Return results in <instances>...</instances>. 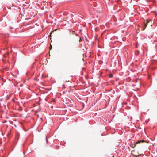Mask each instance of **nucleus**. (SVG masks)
Returning a JSON list of instances; mask_svg holds the SVG:
<instances>
[{"instance_id":"nucleus-3","label":"nucleus","mask_w":157,"mask_h":157,"mask_svg":"<svg viewBox=\"0 0 157 157\" xmlns=\"http://www.w3.org/2000/svg\"><path fill=\"white\" fill-rule=\"evenodd\" d=\"M113 75L112 74H110L109 76V78H111L113 77Z\"/></svg>"},{"instance_id":"nucleus-4","label":"nucleus","mask_w":157,"mask_h":157,"mask_svg":"<svg viewBox=\"0 0 157 157\" xmlns=\"http://www.w3.org/2000/svg\"><path fill=\"white\" fill-rule=\"evenodd\" d=\"M137 52H138V53H139V52L138 51H137Z\"/></svg>"},{"instance_id":"nucleus-2","label":"nucleus","mask_w":157,"mask_h":157,"mask_svg":"<svg viewBox=\"0 0 157 157\" xmlns=\"http://www.w3.org/2000/svg\"><path fill=\"white\" fill-rule=\"evenodd\" d=\"M144 142V140H139V141H138L137 142H136V143L135 146H134V147H133V148H134L135 146H136L137 144H139V143H142V142Z\"/></svg>"},{"instance_id":"nucleus-7","label":"nucleus","mask_w":157,"mask_h":157,"mask_svg":"<svg viewBox=\"0 0 157 157\" xmlns=\"http://www.w3.org/2000/svg\"><path fill=\"white\" fill-rule=\"evenodd\" d=\"M114 157V155H113V156H112V157Z\"/></svg>"},{"instance_id":"nucleus-5","label":"nucleus","mask_w":157,"mask_h":157,"mask_svg":"<svg viewBox=\"0 0 157 157\" xmlns=\"http://www.w3.org/2000/svg\"><path fill=\"white\" fill-rule=\"evenodd\" d=\"M81 40V38H80L79 41H80V40Z\"/></svg>"},{"instance_id":"nucleus-6","label":"nucleus","mask_w":157,"mask_h":157,"mask_svg":"<svg viewBox=\"0 0 157 157\" xmlns=\"http://www.w3.org/2000/svg\"><path fill=\"white\" fill-rule=\"evenodd\" d=\"M133 91H135V90H134V89H133Z\"/></svg>"},{"instance_id":"nucleus-1","label":"nucleus","mask_w":157,"mask_h":157,"mask_svg":"<svg viewBox=\"0 0 157 157\" xmlns=\"http://www.w3.org/2000/svg\"><path fill=\"white\" fill-rule=\"evenodd\" d=\"M132 154L134 156L137 157L140 155L138 153H136L135 152V151H132Z\"/></svg>"}]
</instances>
